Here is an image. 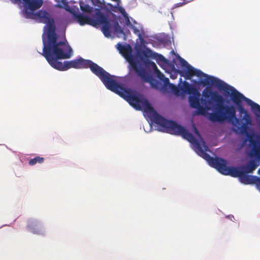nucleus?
<instances>
[{
    "mask_svg": "<svg viewBox=\"0 0 260 260\" xmlns=\"http://www.w3.org/2000/svg\"><path fill=\"white\" fill-rule=\"evenodd\" d=\"M180 64L183 71H180L184 75L186 79L190 80L193 76L202 79L201 83L204 85H213L219 90L223 91L226 96H230L233 103L237 106L238 111L241 116L244 114L242 120L236 117V109L233 105L224 106L223 105L224 99L216 91H213L211 88L206 87L203 91L204 99H201L203 104L209 110L210 108L207 105H212L213 103L216 105L215 112L211 113L209 115V119L212 122H221L228 120L236 126V133L246 135L249 137L248 129L249 126L252 124V119L250 115L245 110L242 105V102L245 101L247 104L251 107L253 113L260 114V106L254 103L250 99L245 97L243 94L239 92L234 87L231 86L220 79L213 76H208L199 70H197L190 65L184 59L178 56Z\"/></svg>",
    "mask_w": 260,
    "mask_h": 260,
    "instance_id": "obj_1",
    "label": "nucleus"
},
{
    "mask_svg": "<svg viewBox=\"0 0 260 260\" xmlns=\"http://www.w3.org/2000/svg\"><path fill=\"white\" fill-rule=\"evenodd\" d=\"M105 83L109 90L123 98L136 110H144L151 121L159 125L164 132L181 136L188 141L192 135L176 122L169 120L159 115L151 106L148 101L139 93L121 86L115 80V76L110 75Z\"/></svg>",
    "mask_w": 260,
    "mask_h": 260,
    "instance_id": "obj_2",
    "label": "nucleus"
},
{
    "mask_svg": "<svg viewBox=\"0 0 260 260\" xmlns=\"http://www.w3.org/2000/svg\"><path fill=\"white\" fill-rule=\"evenodd\" d=\"M192 138L188 141L194 145L198 151L199 154L205 159L212 167L216 169L219 172L224 175H229L233 177H238L241 182L246 184H255L260 185V177L248 175L252 173L257 167L255 160H249L246 165L240 167L227 166V161L218 157L213 158L205 153L201 148L200 144L192 136Z\"/></svg>",
    "mask_w": 260,
    "mask_h": 260,
    "instance_id": "obj_3",
    "label": "nucleus"
},
{
    "mask_svg": "<svg viewBox=\"0 0 260 260\" xmlns=\"http://www.w3.org/2000/svg\"><path fill=\"white\" fill-rule=\"evenodd\" d=\"M41 54L52 67L57 70L64 71L70 68H74L73 60L64 61L63 62L58 61V59L70 58L73 54V50L66 44V41L57 42L43 49V52Z\"/></svg>",
    "mask_w": 260,
    "mask_h": 260,
    "instance_id": "obj_4",
    "label": "nucleus"
},
{
    "mask_svg": "<svg viewBox=\"0 0 260 260\" xmlns=\"http://www.w3.org/2000/svg\"><path fill=\"white\" fill-rule=\"evenodd\" d=\"M73 16L81 25L89 24L94 27L102 25V30L105 36L108 37L111 36L110 20L107 16L101 12L100 9H95L94 15L92 18L76 12L73 13Z\"/></svg>",
    "mask_w": 260,
    "mask_h": 260,
    "instance_id": "obj_5",
    "label": "nucleus"
},
{
    "mask_svg": "<svg viewBox=\"0 0 260 260\" xmlns=\"http://www.w3.org/2000/svg\"><path fill=\"white\" fill-rule=\"evenodd\" d=\"M36 16L40 19V21L47 24V40L43 38V48L48 47L52 45L57 43V36L55 32L56 27L54 24V21L49 13L45 11L40 10L36 14Z\"/></svg>",
    "mask_w": 260,
    "mask_h": 260,
    "instance_id": "obj_6",
    "label": "nucleus"
},
{
    "mask_svg": "<svg viewBox=\"0 0 260 260\" xmlns=\"http://www.w3.org/2000/svg\"><path fill=\"white\" fill-rule=\"evenodd\" d=\"M73 61L75 69L89 68L91 72L98 77L104 84L110 77L109 73L90 60L85 59L80 57L76 59H74Z\"/></svg>",
    "mask_w": 260,
    "mask_h": 260,
    "instance_id": "obj_7",
    "label": "nucleus"
},
{
    "mask_svg": "<svg viewBox=\"0 0 260 260\" xmlns=\"http://www.w3.org/2000/svg\"><path fill=\"white\" fill-rule=\"evenodd\" d=\"M130 70L134 71L142 80L147 83H149L151 86L155 89H159L161 84L152 76L149 74L145 69L141 67L137 61L131 59L129 61Z\"/></svg>",
    "mask_w": 260,
    "mask_h": 260,
    "instance_id": "obj_8",
    "label": "nucleus"
},
{
    "mask_svg": "<svg viewBox=\"0 0 260 260\" xmlns=\"http://www.w3.org/2000/svg\"><path fill=\"white\" fill-rule=\"evenodd\" d=\"M200 96L201 94L197 90L191 94H190L188 97V101L191 108L197 109L198 114H203L205 112V109L200 105Z\"/></svg>",
    "mask_w": 260,
    "mask_h": 260,
    "instance_id": "obj_9",
    "label": "nucleus"
},
{
    "mask_svg": "<svg viewBox=\"0 0 260 260\" xmlns=\"http://www.w3.org/2000/svg\"><path fill=\"white\" fill-rule=\"evenodd\" d=\"M28 230L33 234H40L43 232V226L36 220H29L27 225Z\"/></svg>",
    "mask_w": 260,
    "mask_h": 260,
    "instance_id": "obj_10",
    "label": "nucleus"
},
{
    "mask_svg": "<svg viewBox=\"0 0 260 260\" xmlns=\"http://www.w3.org/2000/svg\"><path fill=\"white\" fill-rule=\"evenodd\" d=\"M25 7L29 10L34 11L40 8L43 4V0H22Z\"/></svg>",
    "mask_w": 260,
    "mask_h": 260,
    "instance_id": "obj_11",
    "label": "nucleus"
},
{
    "mask_svg": "<svg viewBox=\"0 0 260 260\" xmlns=\"http://www.w3.org/2000/svg\"><path fill=\"white\" fill-rule=\"evenodd\" d=\"M117 48L125 58H127L131 55V49L129 46L122 45L120 43H118L117 44Z\"/></svg>",
    "mask_w": 260,
    "mask_h": 260,
    "instance_id": "obj_12",
    "label": "nucleus"
},
{
    "mask_svg": "<svg viewBox=\"0 0 260 260\" xmlns=\"http://www.w3.org/2000/svg\"><path fill=\"white\" fill-rule=\"evenodd\" d=\"M181 89L183 92L186 93L189 95L198 90L196 87H193L186 81L183 82Z\"/></svg>",
    "mask_w": 260,
    "mask_h": 260,
    "instance_id": "obj_13",
    "label": "nucleus"
},
{
    "mask_svg": "<svg viewBox=\"0 0 260 260\" xmlns=\"http://www.w3.org/2000/svg\"><path fill=\"white\" fill-rule=\"evenodd\" d=\"M181 127H183L182 126L180 125ZM183 128L187 132V133L190 134L194 138V139L198 141V142H199V143L200 144V146L201 148V149L205 152L206 153V151H209V148L205 144V142L203 140V139L201 138V135L199 133V132L198 131V130L197 129V128L196 127H194V133L195 134L198 136H199V137L201 138V141H202V143L203 144V148L202 147V146H201V143H200V142L194 137V136L190 133H189L186 129H185L184 127Z\"/></svg>",
    "mask_w": 260,
    "mask_h": 260,
    "instance_id": "obj_14",
    "label": "nucleus"
},
{
    "mask_svg": "<svg viewBox=\"0 0 260 260\" xmlns=\"http://www.w3.org/2000/svg\"><path fill=\"white\" fill-rule=\"evenodd\" d=\"M142 54L144 57L146 58H155L157 53L153 52L149 48H146L144 50L142 51Z\"/></svg>",
    "mask_w": 260,
    "mask_h": 260,
    "instance_id": "obj_15",
    "label": "nucleus"
},
{
    "mask_svg": "<svg viewBox=\"0 0 260 260\" xmlns=\"http://www.w3.org/2000/svg\"><path fill=\"white\" fill-rule=\"evenodd\" d=\"M44 161V158L39 156H36L34 158L30 159L28 161V164L30 166H34L37 163L42 164Z\"/></svg>",
    "mask_w": 260,
    "mask_h": 260,
    "instance_id": "obj_16",
    "label": "nucleus"
},
{
    "mask_svg": "<svg viewBox=\"0 0 260 260\" xmlns=\"http://www.w3.org/2000/svg\"><path fill=\"white\" fill-rule=\"evenodd\" d=\"M80 7L81 11L84 13H90L93 11V8L88 4H85L83 3L80 4Z\"/></svg>",
    "mask_w": 260,
    "mask_h": 260,
    "instance_id": "obj_17",
    "label": "nucleus"
},
{
    "mask_svg": "<svg viewBox=\"0 0 260 260\" xmlns=\"http://www.w3.org/2000/svg\"><path fill=\"white\" fill-rule=\"evenodd\" d=\"M113 28L114 31L118 34H123V31L121 26L119 25V23L117 21H115L113 24Z\"/></svg>",
    "mask_w": 260,
    "mask_h": 260,
    "instance_id": "obj_18",
    "label": "nucleus"
},
{
    "mask_svg": "<svg viewBox=\"0 0 260 260\" xmlns=\"http://www.w3.org/2000/svg\"><path fill=\"white\" fill-rule=\"evenodd\" d=\"M159 60L164 62V63H167L168 60L161 54H159L157 53V55H156V58Z\"/></svg>",
    "mask_w": 260,
    "mask_h": 260,
    "instance_id": "obj_19",
    "label": "nucleus"
},
{
    "mask_svg": "<svg viewBox=\"0 0 260 260\" xmlns=\"http://www.w3.org/2000/svg\"><path fill=\"white\" fill-rule=\"evenodd\" d=\"M156 74H157V78L160 80V81H162V80H164V79L165 78V75L162 73H161L159 71H158L157 72H156Z\"/></svg>",
    "mask_w": 260,
    "mask_h": 260,
    "instance_id": "obj_20",
    "label": "nucleus"
},
{
    "mask_svg": "<svg viewBox=\"0 0 260 260\" xmlns=\"http://www.w3.org/2000/svg\"><path fill=\"white\" fill-rule=\"evenodd\" d=\"M254 153L255 156L260 160V149H255L254 150Z\"/></svg>",
    "mask_w": 260,
    "mask_h": 260,
    "instance_id": "obj_21",
    "label": "nucleus"
},
{
    "mask_svg": "<svg viewBox=\"0 0 260 260\" xmlns=\"http://www.w3.org/2000/svg\"><path fill=\"white\" fill-rule=\"evenodd\" d=\"M161 81L164 82L165 85H167L169 84V79L168 78L165 77Z\"/></svg>",
    "mask_w": 260,
    "mask_h": 260,
    "instance_id": "obj_22",
    "label": "nucleus"
},
{
    "mask_svg": "<svg viewBox=\"0 0 260 260\" xmlns=\"http://www.w3.org/2000/svg\"><path fill=\"white\" fill-rule=\"evenodd\" d=\"M133 29L134 30V32L135 33V34H137L138 33L139 34V37H140L141 36V35L139 33V30L138 29H137L136 27L133 26Z\"/></svg>",
    "mask_w": 260,
    "mask_h": 260,
    "instance_id": "obj_23",
    "label": "nucleus"
},
{
    "mask_svg": "<svg viewBox=\"0 0 260 260\" xmlns=\"http://www.w3.org/2000/svg\"><path fill=\"white\" fill-rule=\"evenodd\" d=\"M130 24H131L130 20H129V18H128V17H126V24L128 25Z\"/></svg>",
    "mask_w": 260,
    "mask_h": 260,
    "instance_id": "obj_24",
    "label": "nucleus"
},
{
    "mask_svg": "<svg viewBox=\"0 0 260 260\" xmlns=\"http://www.w3.org/2000/svg\"><path fill=\"white\" fill-rule=\"evenodd\" d=\"M213 104H214V103H213V105H211V106H212V107H214ZM214 104H216L215 103H214ZM209 105H207V106H208V107H209V108H210V109H211V107H209ZM215 106H216V105H215ZM216 106H215V108H216ZM214 109H215V108H214Z\"/></svg>",
    "mask_w": 260,
    "mask_h": 260,
    "instance_id": "obj_25",
    "label": "nucleus"
},
{
    "mask_svg": "<svg viewBox=\"0 0 260 260\" xmlns=\"http://www.w3.org/2000/svg\"><path fill=\"white\" fill-rule=\"evenodd\" d=\"M177 5H178V6H182V4H181V3L177 4Z\"/></svg>",
    "mask_w": 260,
    "mask_h": 260,
    "instance_id": "obj_26",
    "label": "nucleus"
},
{
    "mask_svg": "<svg viewBox=\"0 0 260 260\" xmlns=\"http://www.w3.org/2000/svg\"><path fill=\"white\" fill-rule=\"evenodd\" d=\"M112 1H114V2H117V1H118L119 0H112Z\"/></svg>",
    "mask_w": 260,
    "mask_h": 260,
    "instance_id": "obj_27",
    "label": "nucleus"
},
{
    "mask_svg": "<svg viewBox=\"0 0 260 260\" xmlns=\"http://www.w3.org/2000/svg\"><path fill=\"white\" fill-rule=\"evenodd\" d=\"M257 187L259 188V190H260V185H257Z\"/></svg>",
    "mask_w": 260,
    "mask_h": 260,
    "instance_id": "obj_28",
    "label": "nucleus"
},
{
    "mask_svg": "<svg viewBox=\"0 0 260 260\" xmlns=\"http://www.w3.org/2000/svg\"><path fill=\"white\" fill-rule=\"evenodd\" d=\"M258 172L260 174V169L258 170Z\"/></svg>",
    "mask_w": 260,
    "mask_h": 260,
    "instance_id": "obj_29",
    "label": "nucleus"
}]
</instances>
